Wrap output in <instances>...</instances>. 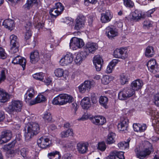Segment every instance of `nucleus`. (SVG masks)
Instances as JSON below:
<instances>
[{
  "mask_svg": "<svg viewBox=\"0 0 159 159\" xmlns=\"http://www.w3.org/2000/svg\"><path fill=\"white\" fill-rule=\"evenodd\" d=\"M72 156L71 154L66 153L62 156V159H72Z\"/></svg>",
  "mask_w": 159,
  "mask_h": 159,
  "instance_id": "60",
  "label": "nucleus"
},
{
  "mask_svg": "<svg viewBox=\"0 0 159 159\" xmlns=\"http://www.w3.org/2000/svg\"><path fill=\"white\" fill-rule=\"evenodd\" d=\"M44 121L46 122H49L51 121L52 117L51 114L48 112H46L44 114L43 117Z\"/></svg>",
  "mask_w": 159,
  "mask_h": 159,
  "instance_id": "43",
  "label": "nucleus"
},
{
  "mask_svg": "<svg viewBox=\"0 0 159 159\" xmlns=\"http://www.w3.org/2000/svg\"><path fill=\"white\" fill-rule=\"evenodd\" d=\"M130 139L129 138L126 142H121L118 144V146L120 149L124 150L129 147V143Z\"/></svg>",
  "mask_w": 159,
  "mask_h": 159,
  "instance_id": "34",
  "label": "nucleus"
},
{
  "mask_svg": "<svg viewBox=\"0 0 159 159\" xmlns=\"http://www.w3.org/2000/svg\"><path fill=\"white\" fill-rule=\"evenodd\" d=\"M39 59V52L37 51H35L30 54V60L31 63L35 64Z\"/></svg>",
  "mask_w": 159,
  "mask_h": 159,
  "instance_id": "29",
  "label": "nucleus"
},
{
  "mask_svg": "<svg viewBox=\"0 0 159 159\" xmlns=\"http://www.w3.org/2000/svg\"><path fill=\"white\" fill-rule=\"evenodd\" d=\"M112 18L110 11L107 10L105 13L101 14V20L103 23H106L110 21Z\"/></svg>",
  "mask_w": 159,
  "mask_h": 159,
  "instance_id": "22",
  "label": "nucleus"
},
{
  "mask_svg": "<svg viewBox=\"0 0 159 159\" xmlns=\"http://www.w3.org/2000/svg\"><path fill=\"white\" fill-rule=\"evenodd\" d=\"M73 55L70 53H68L61 59L60 62L61 65L64 66L71 63L73 61Z\"/></svg>",
  "mask_w": 159,
  "mask_h": 159,
  "instance_id": "15",
  "label": "nucleus"
},
{
  "mask_svg": "<svg viewBox=\"0 0 159 159\" xmlns=\"http://www.w3.org/2000/svg\"><path fill=\"white\" fill-rule=\"evenodd\" d=\"M73 100V97L70 95L66 94H60L53 99L52 103L56 105H62L72 102Z\"/></svg>",
  "mask_w": 159,
  "mask_h": 159,
  "instance_id": "1",
  "label": "nucleus"
},
{
  "mask_svg": "<svg viewBox=\"0 0 159 159\" xmlns=\"http://www.w3.org/2000/svg\"><path fill=\"white\" fill-rule=\"evenodd\" d=\"M120 83L122 84H124L127 82V79L124 75H121L120 79Z\"/></svg>",
  "mask_w": 159,
  "mask_h": 159,
  "instance_id": "62",
  "label": "nucleus"
},
{
  "mask_svg": "<svg viewBox=\"0 0 159 159\" xmlns=\"http://www.w3.org/2000/svg\"><path fill=\"white\" fill-rule=\"evenodd\" d=\"M31 27V23L30 22L27 23L25 26L26 32L25 34V39L26 40L30 38L32 36V33L30 30Z\"/></svg>",
  "mask_w": 159,
  "mask_h": 159,
  "instance_id": "24",
  "label": "nucleus"
},
{
  "mask_svg": "<svg viewBox=\"0 0 159 159\" xmlns=\"http://www.w3.org/2000/svg\"><path fill=\"white\" fill-rule=\"evenodd\" d=\"M129 121L128 119L123 117L121 118L120 122L117 125L118 129L120 131H125L127 129L128 126Z\"/></svg>",
  "mask_w": 159,
  "mask_h": 159,
  "instance_id": "13",
  "label": "nucleus"
},
{
  "mask_svg": "<svg viewBox=\"0 0 159 159\" xmlns=\"http://www.w3.org/2000/svg\"><path fill=\"white\" fill-rule=\"evenodd\" d=\"M11 46H13L15 45H18V39L16 36L12 34L10 36Z\"/></svg>",
  "mask_w": 159,
  "mask_h": 159,
  "instance_id": "42",
  "label": "nucleus"
},
{
  "mask_svg": "<svg viewBox=\"0 0 159 159\" xmlns=\"http://www.w3.org/2000/svg\"><path fill=\"white\" fill-rule=\"evenodd\" d=\"M126 52L124 48L116 49L114 51L113 55L115 57L124 59L127 57Z\"/></svg>",
  "mask_w": 159,
  "mask_h": 159,
  "instance_id": "14",
  "label": "nucleus"
},
{
  "mask_svg": "<svg viewBox=\"0 0 159 159\" xmlns=\"http://www.w3.org/2000/svg\"><path fill=\"white\" fill-rule=\"evenodd\" d=\"M117 151H114L110 152L109 155L106 157V159H116V157Z\"/></svg>",
  "mask_w": 159,
  "mask_h": 159,
  "instance_id": "50",
  "label": "nucleus"
},
{
  "mask_svg": "<svg viewBox=\"0 0 159 159\" xmlns=\"http://www.w3.org/2000/svg\"><path fill=\"white\" fill-rule=\"evenodd\" d=\"M91 101L93 104H96L97 103V100L96 97V94L94 93L91 94Z\"/></svg>",
  "mask_w": 159,
  "mask_h": 159,
  "instance_id": "61",
  "label": "nucleus"
},
{
  "mask_svg": "<svg viewBox=\"0 0 159 159\" xmlns=\"http://www.w3.org/2000/svg\"><path fill=\"white\" fill-rule=\"evenodd\" d=\"M2 25L6 28L11 30L15 26L14 21L10 19L5 20L3 22Z\"/></svg>",
  "mask_w": 159,
  "mask_h": 159,
  "instance_id": "25",
  "label": "nucleus"
},
{
  "mask_svg": "<svg viewBox=\"0 0 159 159\" xmlns=\"http://www.w3.org/2000/svg\"><path fill=\"white\" fill-rule=\"evenodd\" d=\"M143 26L145 28L148 29L149 27L152 26V24L150 21L149 20H145L143 23Z\"/></svg>",
  "mask_w": 159,
  "mask_h": 159,
  "instance_id": "57",
  "label": "nucleus"
},
{
  "mask_svg": "<svg viewBox=\"0 0 159 159\" xmlns=\"http://www.w3.org/2000/svg\"><path fill=\"white\" fill-rule=\"evenodd\" d=\"M89 119L93 124L97 125H102L106 121V118L102 116H93Z\"/></svg>",
  "mask_w": 159,
  "mask_h": 159,
  "instance_id": "9",
  "label": "nucleus"
},
{
  "mask_svg": "<svg viewBox=\"0 0 159 159\" xmlns=\"http://www.w3.org/2000/svg\"><path fill=\"white\" fill-rule=\"evenodd\" d=\"M49 142V139L44 137H41L37 140V143L39 147L44 149L49 146L50 143Z\"/></svg>",
  "mask_w": 159,
  "mask_h": 159,
  "instance_id": "12",
  "label": "nucleus"
},
{
  "mask_svg": "<svg viewBox=\"0 0 159 159\" xmlns=\"http://www.w3.org/2000/svg\"><path fill=\"white\" fill-rule=\"evenodd\" d=\"M80 104L83 109H88L91 106L90 99L87 97L84 98L81 100Z\"/></svg>",
  "mask_w": 159,
  "mask_h": 159,
  "instance_id": "28",
  "label": "nucleus"
},
{
  "mask_svg": "<svg viewBox=\"0 0 159 159\" xmlns=\"http://www.w3.org/2000/svg\"><path fill=\"white\" fill-rule=\"evenodd\" d=\"M48 156L50 159H60L61 155L59 152L55 151L48 153Z\"/></svg>",
  "mask_w": 159,
  "mask_h": 159,
  "instance_id": "33",
  "label": "nucleus"
},
{
  "mask_svg": "<svg viewBox=\"0 0 159 159\" xmlns=\"http://www.w3.org/2000/svg\"><path fill=\"white\" fill-rule=\"evenodd\" d=\"M11 46V51L13 53H15L17 52L18 51V48L19 45L18 44V45H15L13 46Z\"/></svg>",
  "mask_w": 159,
  "mask_h": 159,
  "instance_id": "58",
  "label": "nucleus"
},
{
  "mask_svg": "<svg viewBox=\"0 0 159 159\" xmlns=\"http://www.w3.org/2000/svg\"><path fill=\"white\" fill-rule=\"evenodd\" d=\"M51 57V54L49 53L45 54L43 56L44 61H46L49 60Z\"/></svg>",
  "mask_w": 159,
  "mask_h": 159,
  "instance_id": "64",
  "label": "nucleus"
},
{
  "mask_svg": "<svg viewBox=\"0 0 159 159\" xmlns=\"http://www.w3.org/2000/svg\"><path fill=\"white\" fill-rule=\"evenodd\" d=\"M133 127L135 131L139 132H144L147 128V126L145 124L141 125L139 124H133Z\"/></svg>",
  "mask_w": 159,
  "mask_h": 159,
  "instance_id": "26",
  "label": "nucleus"
},
{
  "mask_svg": "<svg viewBox=\"0 0 159 159\" xmlns=\"http://www.w3.org/2000/svg\"><path fill=\"white\" fill-rule=\"evenodd\" d=\"M93 59V63L96 70L97 71H99L101 70L103 61L101 56L98 55L94 57Z\"/></svg>",
  "mask_w": 159,
  "mask_h": 159,
  "instance_id": "16",
  "label": "nucleus"
},
{
  "mask_svg": "<svg viewBox=\"0 0 159 159\" xmlns=\"http://www.w3.org/2000/svg\"><path fill=\"white\" fill-rule=\"evenodd\" d=\"M9 98L8 93L3 89L0 88V102H5Z\"/></svg>",
  "mask_w": 159,
  "mask_h": 159,
  "instance_id": "27",
  "label": "nucleus"
},
{
  "mask_svg": "<svg viewBox=\"0 0 159 159\" xmlns=\"http://www.w3.org/2000/svg\"><path fill=\"white\" fill-rule=\"evenodd\" d=\"M112 80V78L106 75L104 76L102 79V83L105 85L108 84L110 81Z\"/></svg>",
  "mask_w": 159,
  "mask_h": 159,
  "instance_id": "45",
  "label": "nucleus"
},
{
  "mask_svg": "<svg viewBox=\"0 0 159 159\" xmlns=\"http://www.w3.org/2000/svg\"><path fill=\"white\" fill-rule=\"evenodd\" d=\"M7 70L5 68H3L1 70L0 74V84L4 81L6 79V72Z\"/></svg>",
  "mask_w": 159,
  "mask_h": 159,
  "instance_id": "40",
  "label": "nucleus"
},
{
  "mask_svg": "<svg viewBox=\"0 0 159 159\" xmlns=\"http://www.w3.org/2000/svg\"><path fill=\"white\" fill-rule=\"evenodd\" d=\"M145 149L143 151L136 153L138 157L140 159H143L149 155L151 152L153 151L151 144L148 141H145L143 143Z\"/></svg>",
  "mask_w": 159,
  "mask_h": 159,
  "instance_id": "2",
  "label": "nucleus"
},
{
  "mask_svg": "<svg viewBox=\"0 0 159 159\" xmlns=\"http://www.w3.org/2000/svg\"><path fill=\"white\" fill-rule=\"evenodd\" d=\"M124 5L126 7L131 8L134 6V3L131 0H123Z\"/></svg>",
  "mask_w": 159,
  "mask_h": 159,
  "instance_id": "49",
  "label": "nucleus"
},
{
  "mask_svg": "<svg viewBox=\"0 0 159 159\" xmlns=\"http://www.w3.org/2000/svg\"><path fill=\"white\" fill-rule=\"evenodd\" d=\"M85 18V16L80 15L78 16L76 20V23L74 27V29L78 30L82 29L84 25Z\"/></svg>",
  "mask_w": 159,
  "mask_h": 159,
  "instance_id": "11",
  "label": "nucleus"
},
{
  "mask_svg": "<svg viewBox=\"0 0 159 159\" xmlns=\"http://www.w3.org/2000/svg\"><path fill=\"white\" fill-rule=\"evenodd\" d=\"M143 85L142 81L138 79L133 81L131 84V87L134 91L141 89Z\"/></svg>",
  "mask_w": 159,
  "mask_h": 159,
  "instance_id": "23",
  "label": "nucleus"
},
{
  "mask_svg": "<svg viewBox=\"0 0 159 159\" xmlns=\"http://www.w3.org/2000/svg\"><path fill=\"white\" fill-rule=\"evenodd\" d=\"M116 153V157H118L120 159H125L124 152L117 151Z\"/></svg>",
  "mask_w": 159,
  "mask_h": 159,
  "instance_id": "59",
  "label": "nucleus"
},
{
  "mask_svg": "<svg viewBox=\"0 0 159 159\" xmlns=\"http://www.w3.org/2000/svg\"><path fill=\"white\" fill-rule=\"evenodd\" d=\"M49 13L52 17L56 18L58 15H60L62 12L53 7L50 10Z\"/></svg>",
  "mask_w": 159,
  "mask_h": 159,
  "instance_id": "37",
  "label": "nucleus"
},
{
  "mask_svg": "<svg viewBox=\"0 0 159 159\" xmlns=\"http://www.w3.org/2000/svg\"><path fill=\"white\" fill-rule=\"evenodd\" d=\"M85 48V50L84 51H86L88 53H93L98 48V46L95 43L88 42L86 44Z\"/></svg>",
  "mask_w": 159,
  "mask_h": 159,
  "instance_id": "20",
  "label": "nucleus"
},
{
  "mask_svg": "<svg viewBox=\"0 0 159 159\" xmlns=\"http://www.w3.org/2000/svg\"><path fill=\"white\" fill-rule=\"evenodd\" d=\"M95 85V83L93 80H86L79 86V92L83 93L86 91L88 92L91 87L94 86Z\"/></svg>",
  "mask_w": 159,
  "mask_h": 159,
  "instance_id": "5",
  "label": "nucleus"
},
{
  "mask_svg": "<svg viewBox=\"0 0 159 159\" xmlns=\"http://www.w3.org/2000/svg\"><path fill=\"white\" fill-rule=\"evenodd\" d=\"M114 67L113 66L111 65L110 64L108 66L107 70H106V72L107 73H110L112 72V69Z\"/></svg>",
  "mask_w": 159,
  "mask_h": 159,
  "instance_id": "63",
  "label": "nucleus"
},
{
  "mask_svg": "<svg viewBox=\"0 0 159 159\" xmlns=\"http://www.w3.org/2000/svg\"><path fill=\"white\" fill-rule=\"evenodd\" d=\"M16 143V141H13L11 143H8V144L5 145L4 146L3 148L4 150L6 151L9 150L14 146Z\"/></svg>",
  "mask_w": 159,
  "mask_h": 159,
  "instance_id": "46",
  "label": "nucleus"
},
{
  "mask_svg": "<svg viewBox=\"0 0 159 159\" xmlns=\"http://www.w3.org/2000/svg\"><path fill=\"white\" fill-rule=\"evenodd\" d=\"M38 103L44 101L46 100L45 97L42 95H39L35 98Z\"/></svg>",
  "mask_w": 159,
  "mask_h": 159,
  "instance_id": "55",
  "label": "nucleus"
},
{
  "mask_svg": "<svg viewBox=\"0 0 159 159\" xmlns=\"http://www.w3.org/2000/svg\"><path fill=\"white\" fill-rule=\"evenodd\" d=\"M99 101L100 104L102 106L106 109L108 108V107L107 104L108 99L106 97L101 96L99 99Z\"/></svg>",
  "mask_w": 159,
  "mask_h": 159,
  "instance_id": "31",
  "label": "nucleus"
},
{
  "mask_svg": "<svg viewBox=\"0 0 159 159\" xmlns=\"http://www.w3.org/2000/svg\"><path fill=\"white\" fill-rule=\"evenodd\" d=\"M153 48L150 46H148L146 49L145 55L147 57H152L154 54Z\"/></svg>",
  "mask_w": 159,
  "mask_h": 159,
  "instance_id": "36",
  "label": "nucleus"
},
{
  "mask_svg": "<svg viewBox=\"0 0 159 159\" xmlns=\"http://www.w3.org/2000/svg\"><path fill=\"white\" fill-rule=\"evenodd\" d=\"M105 30L106 34L109 39H111L118 35L117 29L114 27L108 26Z\"/></svg>",
  "mask_w": 159,
  "mask_h": 159,
  "instance_id": "10",
  "label": "nucleus"
},
{
  "mask_svg": "<svg viewBox=\"0 0 159 159\" xmlns=\"http://www.w3.org/2000/svg\"><path fill=\"white\" fill-rule=\"evenodd\" d=\"M26 128L29 129L36 135L39 132L40 129L39 124L36 122H31L28 123L26 126Z\"/></svg>",
  "mask_w": 159,
  "mask_h": 159,
  "instance_id": "18",
  "label": "nucleus"
},
{
  "mask_svg": "<svg viewBox=\"0 0 159 159\" xmlns=\"http://www.w3.org/2000/svg\"><path fill=\"white\" fill-rule=\"evenodd\" d=\"M34 94V93H31L26 92L25 95V98L26 102L29 101L30 100L33 98Z\"/></svg>",
  "mask_w": 159,
  "mask_h": 159,
  "instance_id": "53",
  "label": "nucleus"
},
{
  "mask_svg": "<svg viewBox=\"0 0 159 159\" xmlns=\"http://www.w3.org/2000/svg\"><path fill=\"white\" fill-rule=\"evenodd\" d=\"M43 74L42 72L37 73L33 75L34 78L37 80H42L43 79Z\"/></svg>",
  "mask_w": 159,
  "mask_h": 159,
  "instance_id": "47",
  "label": "nucleus"
},
{
  "mask_svg": "<svg viewBox=\"0 0 159 159\" xmlns=\"http://www.w3.org/2000/svg\"><path fill=\"white\" fill-rule=\"evenodd\" d=\"M7 57V54L5 52L4 49L2 47H0V58L5 59Z\"/></svg>",
  "mask_w": 159,
  "mask_h": 159,
  "instance_id": "54",
  "label": "nucleus"
},
{
  "mask_svg": "<svg viewBox=\"0 0 159 159\" xmlns=\"http://www.w3.org/2000/svg\"><path fill=\"white\" fill-rule=\"evenodd\" d=\"M134 93V91L132 88L125 87L119 92L118 97L120 100H124L131 97Z\"/></svg>",
  "mask_w": 159,
  "mask_h": 159,
  "instance_id": "4",
  "label": "nucleus"
},
{
  "mask_svg": "<svg viewBox=\"0 0 159 159\" xmlns=\"http://www.w3.org/2000/svg\"><path fill=\"white\" fill-rule=\"evenodd\" d=\"M73 134V130L72 129H69L66 131H64L61 134V136L62 138H64L68 137L69 135L72 136Z\"/></svg>",
  "mask_w": 159,
  "mask_h": 159,
  "instance_id": "38",
  "label": "nucleus"
},
{
  "mask_svg": "<svg viewBox=\"0 0 159 159\" xmlns=\"http://www.w3.org/2000/svg\"><path fill=\"white\" fill-rule=\"evenodd\" d=\"M53 7L61 12L64 10V7L62 6V4L60 2H58L55 3V6Z\"/></svg>",
  "mask_w": 159,
  "mask_h": 159,
  "instance_id": "48",
  "label": "nucleus"
},
{
  "mask_svg": "<svg viewBox=\"0 0 159 159\" xmlns=\"http://www.w3.org/2000/svg\"><path fill=\"white\" fill-rule=\"evenodd\" d=\"M98 148L101 151H103L106 149L105 143L103 142L99 143L98 144Z\"/></svg>",
  "mask_w": 159,
  "mask_h": 159,
  "instance_id": "52",
  "label": "nucleus"
},
{
  "mask_svg": "<svg viewBox=\"0 0 159 159\" xmlns=\"http://www.w3.org/2000/svg\"><path fill=\"white\" fill-rule=\"evenodd\" d=\"M89 55L86 51H82L77 54L75 61L76 64H80L83 60Z\"/></svg>",
  "mask_w": 159,
  "mask_h": 159,
  "instance_id": "17",
  "label": "nucleus"
},
{
  "mask_svg": "<svg viewBox=\"0 0 159 159\" xmlns=\"http://www.w3.org/2000/svg\"><path fill=\"white\" fill-rule=\"evenodd\" d=\"M12 63L15 64H19L22 66L23 70L25 69L26 64V59L19 56H17L13 59Z\"/></svg>",
  "mask_w": 159,
  "mask_h": 159,
  "instance_id": "19",
  "label": "nucleus"
},
{
  "mask_svg": "<svg viewBox=\"0 0 159 159\" xmlns=\"http://www.w3.org/2000/svg\"><path fill=\"white\" fill-rule=\"evenodd\" d=\"M88 144L86 143H80L77 145V149L79 153L84 154L88 150Z\"/></svg>",
  "mask_w": 159,
  "mask_h": 159,
  "instance_id": "21",
  "label": "nucleus"
},
{
  "mask_svg": "<svg viewBox=\"0 0 159 159\" xmlns=\"http://www.w3.org/2000/svg\"><path fill=\"white\" fill-rule=\"evenodd\" d=\"M115 136V134L113 132H111L109 133L107 139V143L108 144H111L114 143L115 142L114 138Z\"/></svg>",
  "mask_w": 159,
  "mask_h": 159,
  "instance_id": "41",
  "label": "nucleus"
},
{
  "mask_svg": "<svg viewBox=\"0 0 159 159\" xmlns=\"http://www.w3.org/2000/svg\"><path fill=\"white\" fill-rule=\"evenodd\" d=\"M20 154L24 158H27L29 153L28 150L26 148H23L20 150Z\"/></svg>",
  "mask_w": 159,
  "mask_h": 159,
  "instance_id": "51",
  "label": "nucleus"
},
{
  "mask_svg": "<svg viewBox=\"0 0 159 159\" xmlns=\"http://www.w3.org/2000/svg\"><path fill=\"white\" fill-rule=\"evenodd\" d=\"M54 73L56 76L60 77L63 76L64 71L62 69L58 68L55 70Z\"/></svg>",
  "mask_w": 159,
  "mask_h": 159,
  "instance_id": "44",
  "label": "nucleus"
},
{
  "mask_svg": "<svg viewBox=\"0 0 159 159\" xmlns=\"http://www.w3.org/2000/svg\"><path fill=\"white\" fill-rule=\"evenodd\" d=\"M84 45L83 40L76 37L72 38L70 43V48L74 50L82 47Z\"/></svg>",
  "mask_w": 159,
  "mask_h": 159,
  "instance_id": "6",
  "label": "nucleus"
},
{
  "mask_svg": "<svg viewBox=\"0 0 159 159\" xmlns=\"http://www.w3.org/2000/svg\"><path fill=\"white\" fill-rule=\"evenodd\" d=\"M131 15L132 16L131 20L136 21H138L139 20H140L142 18L141 11L138 10H135L134 11L132 12Z\"/></svg>",
  "mask_w": 159,
  "mask_h": 159,
  "instance_id": "30",
  "label": "nucleus"
},
{
  "mask_svg": "<svg viewBox=\"0 0 159 159\" xmlns=\"http://www.w3.org/2000/svg\"><path fill=\"white\" fill-rule=\"evenodd\" d=\"M22 106L23 102L22 101L14 100L12 102L11 105L6 108V110L10 114L14 111L18 112L21 111Z\"/></svg>",
  "mask_w": 159,
  "mask_h": 159,
  "instance_id": "3",
  "label": "nucleus"
},
{
  "mask_svg": "<svg viewBox=\"0 0 159 159\" xmlns=\"http://www.w3.org/2000/svg\"><path fill=\"white\" fill-rule=\"evenodd\" d=\"M25 133L24 136L25 140L26 141H29L34 135L35 134L32 131H31L28 128L25 127Z\"/></svg>",
  "mask_w": 159,
  "mask_h": 159,
  "instance_id": "32",
  "label": "nucleus"
},
{
  "mask_svg": "<svg viewBox=\"0 0 159 159\" xmlns=\"http://www.w3.org/2000/svg\"><path fill=\"white\" fill-rule=\"evenodd\" d=\"M147 66L148 70L152 72L155 73L159 72V66L155 59H151L147 63Z\"/></svg>",
  "mask_w": 159,
  "mask_h": 159,
  "instance_id": "7",
  "label": "nucleus"
},
{
  "mask_svg": "<svg viewBox=\"0 0 159 159\" xmlns=\"http://www.w3.org/2000/svg\"><path fill=\"white\" fill-rule=\"evenodd\" d=\"M39 18L38 16L35 17L33 19V23L34 26L38 30L42 28L43 27V24L40 23V21L39 22Z\"/></svg>",
  "mask_w": 159,
  "mask_h": 159,
  "instance_id": "35",
  "label": "nucleus"
},
{
  "mask_svg": "<svg viewBox=\"0 0 159 159\" xmlns=\"http://www.w3.org/2000/svg\"><path fill=\"white\" fill-rule=\"evenodd\" d=\"M38 1L39 0H27V2L24 7L25 8L29 9L34 4L37 3Z\"/></svg>",
  "mask_w": 159,
  "mask_h": 159,
  "instance_id": "39",
  "label": "nucleus"
},
{
  "mask_svg": "<svg viewBox=\"0 0 159 159\" xmlns=\"http://www.w3.org/2000/svg\"><path fill=\"white\" fill-rule=\"evenodd\" d=\"M154 103L157 106L159 107V93L154 95Z\"/></svg>",
  "mask_w": 159,
  "mask_h": 159,
  "instance_id": "56",
  "label": "nucleus"
},
{
  "mask_svg": "<svg viewBox=\"0 0 159 159\" xmlns=\"http://www.w3.org/2000/svg\"><path fill=\"white\" fill-rule=\"evenodd\" d=\"M12 133L9 130H6L2 132L0 138V144L6 143L11 139Z\"/></svg>",
  "mask_w": 159,
  "mask_h": 159,
  "instance_id": "8",
  "label": "nucleus"
}]
</instances>
